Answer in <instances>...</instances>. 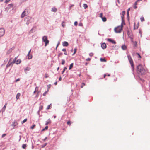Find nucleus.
<instances>
[{
    "label": "nucleus",
    "instance_id": "f257e3e1",
    "mask_svg": "<svg viewBox=\"0 0 150 150\" xmlns=\"http://www.w3.org/2000/svg\"><path fill=\"white\" fill-rule=\"evenodd\" d=\"M138 71L141 74H144L145 73V70L141 65H139L137 67Z\"/></svg>",
    "mask_w": 150,
    "mask_h": 150
},
{
    "label": "nucleus",
    "instance_id": "f03ea898",
    "mask_svg": "<svg viewBox=\"0 0 150 150\" xmlns=\"http://www.w3.org/2000/svg\"><path fill=\"white\" fill-rule=\"evenodd\" d=\"M123 24H121V26H119L114 29V31L116 33H120L122 29Z\"/></svg>",
    "mask_w": 150,
    "mask_h": 150
},
{
    "label": "nucleus",
    "instance_id": "7ed1b4c3",
    "mask_svg": "<svg viewBox=\"0 0 150 150\" xmlns=\"http://www.w3.org/2000/svg\"><path fill=\"white\" fill-rule=\"evenodd\" d=\"M127 57L128 60L129 61L130 64H131L132 68L133 71H134V64L133 60L131 56L130 55H128Z\"/></svg>",
    "mask_w": 150,
    "mask_h": 150
},
{
    "label": "nucleus",
    "instance_id": "20e7f679",
    "mask_svg": "<svg viewBox=\"0 0 150 150\" xmlns=\"http://www.w3.org/2000/svg\"><path fill=\"white\" fill-rule=\"evenodd\" d=\"M42 40V41L45 42V46H46L49 43V41L47 39V36H43Z\"/></svg>",
    "mask_w": 150,
    "mask_h": 150
},
{
    "label": "nucleus",
    "instance_id": "39448f33",
    "mask_svg": "<svg viewBox=\"0 0 150 150\" xmlns=\"http://www.w3.org/2000/svg\"><path fill=\"white\" fill-rule=\"evenodd\" d=\"M31 19V18L28 16L25 18L24 20L26 24L28 25L30 23Z\"/></svg>",
    "mask_w": 150,
    "mask_h": 150
},
{
    "label": "nucleus",
    "instance_id": "423d86ee",
    "mask_svg": "<svg viewBox=\"0 0 150 150\" xmlns=\"http://www.w3.org/2000/svg\"><path fill=\"white\" fill-rule=\"evenodd\" d=\"M28 14V12L26 9H25L24 11L22 13L21 15V17L23 18L25 16L27 15Z\"/></svg>",
    "mask_w": 150,
    "mask_h": 150
},
{
    "label": "nucleus",
    "instance_id": "0eeeda50",
    "mask_svg": "<svg viewBox=\"0 0 150 150\" xmlns=\"http://www.w3.org/2000/svg\"><path fill=\"white\" fill-rule=\"evenodd\" d=\"M4 33L5 31L4 29L3 28L0 29V37L3 36Z\"/></svg>",
    "mask_w": 150,
    "mask_h": 150
},
{
    "label": "nucleus",
    "instance_id": "6e6552de",
    "mask_svg": "<svg viewBox=\"0 0 150 150\" xmlns=\"http://www.w3.org/2000/svg\"><path fill=\"white\" fill-rule=\"evenodd\" d=\"M132 42V44L133 45V47L134 48H135L137 47V42L136 41H134L133 40H131Z\"/></svg>",
    "mask_w": 150,
    "mask_h": 150
},
{
    "label": "nucleus",
    "instance_id": "1a4fd4ad",
    "mask_svg": "<svg viewBox=\"0 0 150 150\" xmlns=\"http://www.w3.org/2000/svg\"><path fill=\"white\" fill-rule=\"evenodd\" d=\"M101 47L103 49H105L106 48V45L105 43H103L101 45Z\"/></svg>",
    "mask_w": 150,
    "mask_h": 150
},
{
    "label": "nucleus",
    "instance_id": "9d476101",
    "mask_svg": "<svg viewBox=\"0 0 150 150\" xmlns=\"http://www.w3.org/2000/svg\"><path fill=\"white\" fill-rule=\"evenodd\" d=\"M62 45L63 46H67L69 45V43L66 41H64L63 42Z\"/></svg>",
    "mask_w": 150,
    "mask_h": 150
},
{
    "label": "nucleus",
    "instance_id": "9b49d317",
    "mask_svg": "<svg viewBox=\"0 0 150 150\" xmlns=\"http://www.w3.org/2000/svg\"><path fill=\"white\" fill-rule=\"evenodd\" d=\"M11 58L9 60L8 62V63L6 66V67L7 68L9 67L11 65H12V63H11V62H10L11 61Z\"/></svg>",
    "mask_w": 150,
    "mask_h": 150
},
{
    "label": "nucleus",
    "instance_id": "f8f14e48",
    "mask_svg": "<svg viewBox=\"0 0 150 150\" xmlns=\"http://www.w3.org/2000/svg\"><path fill=\"white\" fill-rule=\"evenodd\" d=\"M107 40L109 42H110L114 44H116V42L113 40H112L111 39L108 38V39Z\"/></svg>",
    "mask_w": 150,
    "mask_h": 150
},
{
    "label": "nucleus",
    "instance_id": "ddd939ff",
    "mask_svg": "<svg viewBox=\"0 0 150 150\" xmlns=\"http://www.w3.org/2000/svg\"><path fill=\"white\" fill-rule=\"evenodd\" d=\"M128 35L129 38L131 39V40H132L133 38V36L132 33H128Z\"/></svg>",
    "mask_w": 150,
    "mask_h": 150
},
{
    "label": "nucleus",
    "instance_id": "4468645a",
    "mask_svg": "<svg viewBox=\"0 0 150 150\" xmlns=\"http://www.w3.org/2000/svg\"><path fill=\"white\" fill-rule=\"evenodd\" d=\"M139 23H138L137 25H136L135 23H134V29H138L139 26Z\"/></svg>",
    "mask_w": 150,
    "mask_h": 150
},
{
    "label": "nucleus",
    "instance_id": "2eb2a0df",
    "mask_svg": "<svg viewBox=\"0 0 150 150\" xmlns=\"http://www.w3.org/2000/svg\"><path fill=\"white\" fill-rule=\"evenodd\" d=\"M51 122V121L50 119H48L46 122V123L45 124V125H48V124H50Z\"/></svg>",
    "mask_w": 150,
    "mask_h": 150
},
{
    "label": "nucleus",
    "instance_id": "dca6fc26",
    "mask_svg": "<svg viewBox=\"0 0 150 150\" xmlns=\"http://www.w3.org/2000/svg\"><path fill=\"white\" fill-rule=\"evenodd\" d=\"M121 47H122V48L123 50H126L127 48V46H125V45H122Z\"/></svg>",
    "mask_w": 150,
    "mask_h": 150
},
{
    "label": "nucleus",
    "instance_id": "f3484780",
    "mask_svg": "<svg viewBox=\"0 0 150 150\" xmlns=\"http://www.w3.org/2000/svg\"><path fill=\"white\" fill-rule=\"evenodd\" d=\"M21 96V94L20 93H18L16 95V98L17 99H18L19 98L20 96Z\"/></svg>",
    "mask_w": 150,
    "mask_h": 150
},
{
    "label": "nucleus",
    "instance_id": "a211bd4d",
    "mask_svg": "<svg viewBox=\"0 0 150 150\" xmlns=\"http://www.w3.org/2000/svg\"><path fill=\"white\" fill-rule=\"evenodd\" d=\"M21 61L20 59H18L17 60L16 62V64H20L21 63Z\"/></svg>",
    "mask_w": 150,
    "mask_h": 150
},
{
    "label": "nucleus",
    "instance_id": "6ab92c4d",
    "mask_svg": "<svg viewBox=\"0 0 150 150\" xmlns=\"http://www.w3.org/2000/svg\"><path fill=\"white\" fill-rule=\"evenodd\" d=\"M100 60L101 62H106V60L105 59V58H100Z\"/></svg>",
    "mask_w": 150,
    "mask_h": 150
},
{
    "label": "nucleus",
    "instance_id": "aec40b11",
    "mask_svg": "<svg viewBox=\"0 0 150 150\" xmlns=\"http://www.w3.org/2000/svg\"><path fill=\"white\" fill-rule=\"evenodd\" d=\"M27 56L28 59H31L32 57V56L31 54H28Z\"/></svg>",
    "mask_w": 150,
    "mask_h": 150
},
{
    "label": "nucleus",
    "instance_id": "412c9836",
    "mask_svg": "<svg viewBox=\"0 0 150 150\" xmlns=\"http://www.w3.org/2000/svg\"><path fill=\"white\" fill-rule=\"evenodd\" d=\"M52 11L53 12H55L57 11V9L55 7H53L52 9Z\"/></svg>",
    "mask_w": 150,
    "mask_h": 150
},
{
    "label": "nucleus",
    "instance_id": "4be33fe9",
    "mask_svg": "<svg viewBox=\"0 0 150 150\" xmlns=\"http://www.w3.org/2000/svg\"><path fill=\"white\" fill-rule=\"evenodd\" d=\"M31 69V68L30 67H27L25 69V71L26 72L27 71H29Z\"/></svg>",
    "mask_w": 150,
    "mask_h": 150
},
{
    "label": "nucleus",
    "instance_id": "5701e85b",
    "mask_svg": "<svg viewBox=\"0 0 150 150\" xmlns=\"http://www.w3.org/2000/svg\"><path fill=\"white\" fill-rule=\"evenodd\" d=\"M101 18L102 21L104 22L106 21L107 20L106 18L105 17H102Z\"/></svg>",
    "mask_w": 150,
    "mask_h": 150
},
{
    "label": "nucleus",
    "instance_id": "b1692460",
    "mask_svg": "<svg viewBox=\"0 0 150 150\" xmlns=\"http://www.w3.org/2000/svg\"><path fill=\"white\" fill-rule=\"evenodd\" d=\"M17 57H16L13 60L12 62H11V63H12V65L16 61V60L17 59Z\"/></svg>",
    "mask_w": 150,
    "mask_h": 150
},
{
    "label": "nucleus",
    "instance_id": "393cba45",
    "mask_svg": "<svg viewBox=\"0 0 150 150\" xmlns=\"http://www.w3.org/2000/svg\"><path fill=\"white\" fill-rule=\"evenodd\" d=\"M73 63H72L70 65L69 67V70L71 69V68H73Z\"/></svg>",
    "mask_w": 150,
    "mask_h": 150
},
{
    "label": "nucleus",
    "instance_id": "a878e982",
    "mask_svg": "<svg viewBox=\"0 0 150 150\" xmlns=\"http://www.w3.org/2000/svg\"><path fill=\"white\" fill-rule=\"evenodd\" d=\"M124 16H121V19H122V24H123V23H124V24H125V23H124Z\"/></svg>",
    "mask_w": 150,
    "mask_h": 150
},
{
    "label": "nucleus",
    "instance_id": "bb28decb",
    "mask_svg": "<svg viewBox=\"0 0 150 150\" xmlns=\"http://www.w3.org/2000/svg\"><path fill=\"white\" fill-rule=\"evenodd\" d=\"M83 6L85 9H86L88 7L87 5L86 4H84L83 5Z\"/></svg>",
    "mask_w": 150,
    "mask_h": 150
},
{
    "label": "nucleus",
    "instance_id": "cd10ccee",
    "mask_svg": "<svg viewBox=\"0 0 150 150\" xmlns=\"http://www.w3.org/2000/svg\"><path fill=\"white\" fill-rule=\"evenodd\" d=\"M65 22L63 21L62 23V25L63 27H64L65 26Z\"/></svg>",
    "mask_w": 150,
    "mask_h": 150
},
{
    "label": "nucleus",
    "instance_id": "c85d7f7f",
    "mask_svg": "<svg viewBox=\"0 0 150 150\" xmlns=\"http://www.w3.org/2000/svg\"><path fill=\"white\" fill-rule=\"evenodd\" d=\"M22 147L23 148L25 149L27 147V145L26 144H24L22 145Z\"/></svg>",
    "mask_w": 150,
    "mask_h": 150
},
{
    "label": "nucleus",
    "instance_id": "c756f323",
    "mask_svg": "<svg viewBox=\"0 0 150 150\" xmlns=\"http://www.w3.org/2000/svg\"><path fill=\"white\" fill-rule=\"evenodd\" d=\"M51 105H52V104H50V105H49L47 106V110H48L50 108V107H51Z\"/></svg>",
    "mask_w": 150,
    "mask_h": 150
},
{
    "label": "nucleus",
    "instance_id": "7c9ffc66",
    "mask_svg": "<svg viewBox=\"0 0 150 150\" xmlns=\"http://www.w3.org/2000/svg\"><path fill=\"white\" fill-rule=\"evenodd\" d=\"M47 144V143H45L44 144L42 145L41 147L42 148H43L45 146H46Z\"/></svg>",
    "mask_w": 150,
    "mask_h": 150
},
{
    "label": "nucleus",
    "instance_id": "2f4dec72",
    "mask_svg": "<svg viewBox=\"0 0 150 150\" xmlns=\"http://www.w3.org/2000/svg\"><path fill=\"white\" fill-rule=\"evenodd\" d=\"M27 121V119H24L23 121H22L21 123L23 124L24 123H25V122H26Z\"/></svg>",
    "mask_w": 150,
    "mask_h": 150
},
{
    "label": "nucleus",
    "instance_id": "473e14b6",
    "mask_svg": "<svg viewBox=\"0 0 150 150\" xmlns=\"http://www.w3.org/2000/svg\"><path fill=\"white\" fill-rule=\"evenodd\" d=\"M48 127L47 126H46L45 128L43 129L42 130V131H44L45 130H47L48 129Z\"/></svg>",
    "mask_w": 150,
    "mask_h": 150
},
{
    "label": "nucleus",
    "instance_id": "72a5a7b5",
    "mask_svg": "<svg viewBox=\"0 0 150 150\" xmlns=\"http://www.w3.org/2000/svg\"><path fill=\"white\" fill-rule=\"evenodd\" d=\"M140 20L142 22H143L144 21V19L143 17H141L140 18Z\"/></svg>",
    "mask_w": 150,
    "mask_h": 150
},
{
    "label": "nucleus",
    "instance_id": "f704fd0d",
    "mask_svg": "<svg viewBox=\"0 0 150 150\" xmlns=\"http://www.w3.org/2000/svg\"><path fill=\"white\" fill-rule=\"evenodd\" d=\"M35 126H36V125L35 124L33 125L32 126H31V129H33L34 128V127H35Z\"/></svg>",
    "mask_w": 150,
    "mask_h": 150
},
{
    "label": "nucleus",
    "instance_id": "c9c22d12",
    "mask_svg": "<svg viewBox=\"0 0 150 150\" xmlns=\"http://www.w3.org/2000/svg\"><path fill=\"white\" fill-rule=\"evenodd\" d=\"M76 50H77V49L76 48H75L74 49V52L73 54H72L73 55H74L76 53Z\"/></svg>",
    "mask_w": 150,
    "mask_h": 150
},
{
    "label": "nucleus",
    "instance_id": "e433bc0d",
    "mask_svg": "<svg viewBox=\"0 0 150 150\" xmlns=\"http://www.w3.org/2000/svg\"><path fill=\"white\" fill-rule=\"evenodd\" d=\"M65 60H64V59L62 60V65H64L65 64Z\"/></svg>",
    "mask_w": 150,
    "mask_h": 150
},
{
    "label": "nucleus",
    "instance_id": "4c0bfd02",
    "mask_svg": "<svg viewBox=\"0 0 150 150\" xmlns=\"http://www.w3.org/2000/svg\"><path fill=\"white\" fill-rule=\"evenodd\" d=\"M67 124L69 125V126H70L71 124V122L70 120L68 121L67 122Z\"/></svg>",
    "mask_w": 150,
    "mask_h": 150
},
{
    "label": "nucleus",
    "instance_id": "58836bf2",
    "mask_svg": "<svg viewBox=\"0 0 150 150\" xmlns=\"http://www.w3.org/2000/svg\"><path fill=\"white\" fill-rule=\"evenodd\" d=\"M49 91V90L48 89L47 91H45L43 94V96H45L46 94H47V92Z\"/></svg>",
    "mask_w": 150,
    "mask_h": 150
},
{
    "label": "nucleus",
    "instance_id": "ea45409f",
    "mask_svg": "<svg viewBox=\"0 0 150 150\" xmlns=\"http://www.w3.org/2000/svg\"><path fill=\"white\" fill-rule=\"evenodd\" d=\"M7 103H6L4 105V106L3 108L4 109V110L5 109V108H6V107L7 106Z\"/></svg>",
    "mask_w": 150,
    "mask_h": 150
},
{
    "label": "nucleus",
    "instance_id": "a19ab883",
    "mask_svg": "<svg viewBox=\"0 0 150 150\" xmlns=\"http://www.w3.org/2000/svg\"><path fill=\"white\" fill-rule=\"evenodd\" d=\"M67 69V68L66 67H64L63 70L62 72V74H63L64 72V71Z\"/></svg>",
    "mask_w": 150,
    "mask_h": 150
},
{
    "label": "nucleus",
    "instance_id": "79ce46f5",
    "mask_svg": "<svg viewBox=\"0 0 150 150\" xmlns=\"http://www.w3.org/2000/svg\"><path fill=\"white\" fill-rule=\"evenodd\" d=\"M48 77V74H47V73L45 74V77L46 78H47Z\"/></svg>",
    "mask_w": 150,
    "mask_h": 150
},
{
    "label": "nucleus",
    "instance_id": "37998d69",
    "mask_svg": "<svg viewBox=\"0 0 150 150\" xmlns=\"http://www.w3.org/2000/svg\"><path fill=\"white\" fill-rule=\"evenodd\" d=\"M136 54L138 56V57L141 58V56H140V55L139 54V53H136Z\"/></svg>",
    "mask_w": 150,
    "mask_h": 150
},
{
    "label": "nucleus",
    "instance_id": "c03bdc74",
    "mask_svg": "<svg viewBox=\"0 0 150 150\" xmlns=\"http://www.w3.org/2000/svg\"><path fill=\"white\" fill-rule=\"evenodd\" d=\"M125 13V11H122V16H124Z\"/></svg>",
    "mask_w": 150,
    "mask_h": 150
},
{
    "label": "nucleus",
    "instance_id": "a18cd8bd",
    "mask_svg": "<svg viewBox=\"0 0 150 150\" xmlns=\"http://www.w3.org/2000/svg\"><path fill=\"white\" fill-rule=\"evenodd\" d=\"M85 84L84 83H82V86H81V88H82L83 87V86H85Z\"/></svg>",
    "mask_w": 150,
    "mask_h": 150
},
{
    "label": "nucleus",
    "instance_id": "49530a36",
    "mask_svg": "<svg viewBox=\"0 0 150 150\" xmlns=\"http://www.w3.org/2000/svg\"><path fill=\"white\" fill-rule=\"evenodd\" d=\"M93 54L92 53H91L89 54V55L91 57H92L93 56Z\"/></svg>",
    "mask_w": 150,
    "mask_h": 150
},
{
    "label": "nucleus",
    "instance_id": "de8ad7c7",
    "mask_svg": "<svg viewBox=\"0 0 150 150\" xmlns=\"http://www.w3.org/2000/svg\"><path fill=\"white\" fill-rule=\"evenodd\" d=\"M77 24H78V22L77 21H75L74 23V25H75L77 26Z\"/></svg>",
    "mask_w": 150,
    "mask_h": 150
},
{
    "label": "nucleus",
    "instance_id": "09e8293b",
    "mask_svg": "<svg viewBox=\"0 0 150 150\" xmlns=\"http://www.w3.org/2000/svg\"><path fill=\"white\" fill-rule=\"evenodd\" d=\"M103 16V13H101L100 14L99 17L101 18H102Z\"/></svg>",
    "mask_w": 150,
    "mask_h": 150
},
{
    "label": "nucleus",
    "instance_id": "8fccbe9b",
    "mask_svg": "<svg viewBox=\"0 0 150 150\" xmlns=\"http://www.w3.org/2000/svg\"><path fill=\"white\" fill-rule=\"evenodd\" d=\"M139 1H138V0L134 4V5H137V3Z\"/></svg>",
    "mask_w": 150,
    "mask_h": 150
},
{
    "label": "nucleus",
    "instance_id": "3c124183",
    "mask_svg": "<svg viewBox=\"0 0 150 150\" xmlns=\"http://www.w3.org/2000/svg\"><path fill=\"white\" fill-rule=\"evenodd\" d=\"M79 25L80 26H83V24L81 23H80L79 24Z\"/></svg>",
    "mask_w": 150,
    "mask_h": 150
},
{
    "label": "nucleus",
    "instance_id": "603ef678",
    "mask_svg": "<svg viewBox=\"0 0 150 150\" xmlns=\"http://www.w3.org/2000/svg\"><path fill=\"white\" fill-rule=\"evenodd\" d=\"M133 7L134 9H136L137 8V7L136 5H134L133 6Z\"/></svg>",
    "mask_w": 150,
    "mask_h": 150
},
{
    "label": "nucleus",
    "instance_id": "864d4df0",
    "mask_svg": "<svg viewBox=\"0 0 150 150\" xmlns=\"http://www.w3.org/2000/svg\"><path fill=\"white\" fill-rule=\"evenodd\" d=\"M86 61H90L91 60V59L89 58H88L86 59Z\"/></svg>",
    "mask_w": 150,
    "mask_h": 150
},
{
    "label": "nucleus",
    "instance_id": "5fc2aeb1",
    "mask_svg": "<svg viewBox=\"0 0 150 150\" xmlns=\"http://www.w3.org/2000/svg\"><path fill=\"white\" fill-rule=\"evenodd\" d=\"M6 135V134H3L2 136V138L4 137H5Z\"/></svg>",
    "mask_w": 150,
    "mask_h": 150
},
{
    "label": "nucleus",
    "instance_id": "6e6d98bb",
    "mask_svg": "<svg viewBox=\"0 0 150 150\" xmlns=\"http://www.w3.org/2000/svg\"><path fill=\"white\" fill-rule=\"evenodd\" d=\"M11 0H6L5 1V2L6 3H7L8 2H9Z\"/></svg>",
    "mask_w": 150,
    "mask_h": 150
},
{
    "label": "nucleus",
    "instance_id": "4d7b16f0",
    "mask_svg": "<svg viewBox=\"0 0 150 150\" xmlns=\"http://www.w3.org/2000/svg\"><path fill=\"white\" fill-rule=\"evenodd\" d=\"M20 80V79H19V78H18V79H17L16 80V81L15 82H17V81H19Z\"/></svg>",
    "mask_w": 150,
    "mask_h": 150
},
{
    "label": "nucleus",
    "instance_id": "13d9d810",
    "mask_svg": "<svg viewBox=\"0 0 150 150\" xmlns=\"http://www.w3.org/2000/svg\"><path fill=\"white\" fill-rule=\"evenodd\" d=\"M51 85H49L47 86V87L48 89H49L51 87Z\"/></svg>",
    "mask_w": 150,
    "mask_h": 150
},
{
    "label": "nucleus",
    "instance_id": "bf43d9fd",
    "mask_svg": "<svg viewBox=\"0 0 150 150\" xmlns=\"http://www.w3.org/2000/svg\"><path fill=\"white\" fill-rule=\"evenodd\" d=\"M66 49H63L62 50V51L64 52H66Z\"/></svg>",
    "mask_w": 150,
    "mask_h": 150
},
{
    "label": "nucleus",
    "instance_id": "052dcab7",
    "mask_svg": "<svg viewBox=\"0 0 150 150\" xmlns=\"http://www.w3.org/2000/svg\"><path fill=\"white\" fill-rule=\"evenodd\" d=\"M61 79H62L61 77H60L59 78V81H61Z\"/></svg>",
    "mask_w": 150,
    "mask_h": 150
},
{
    "label": "nucleus",
    "instance_id": "680f3d73",
    "mask_svg": "<svg viewBox=\"0 0 150 150\" xmlns=\"http://www.w3.org/2000/svg\"><path fill=\"white\" fill-rule=\"evenodd\" d=\"M64 54L65 55H67V53L66 51L64 53Z\"/></svg>",
    "mask_w": 150,
    "mask_h": 150
},
{
    "label": "nucleus",
    "instance_id": "e2e57ef3",
    "mask_svg": "<svg viewBox=\"0 0 150 150\" xmlns=\"http://www.w3.org/2000/svg\"><path fill=\"white\" fill-rule=\"evenodd\" d=\"M47 137H46L43 140V141H45V140L47 139Z\"/></svg>",
    "mask_w": 150,
    "mask_h": 150
},
{
    "label": "nucleus",
    "instance_id": "0e129e2a",
    "mask_svg": "<svg viewBox=\"0 0 150 150\" xmlns=\"http://www.w3.org/2000/svg\"><path fill=\"white\" fill-rule=\"evenodd\" d=\"M127 16H129V12H128V11H127Z\"/></svg>",
    "mask_w": 150,
    "mask_h": 150
},
{
    "label": "nucleus",
    "instance_id": "69168bd1",
    "mask_svg": "<svg viewBox=\"0 0 150 150\" xmlns=\"http://www.w3.org/2000/svg\"><path fill=\"white\" fill-rule=\"evenodd\" d=\"M74 6V5H71V6H70V8H71V7L73 6Z\"/></svg>",
    "mask_w": 150,
    "mask_h": 150
},
{
    "label": "nucleus",
    "instance_id": "338daca9",
    "mask_svg": "<svg viewBox=\"0 0 150 150\" xmlns=\"http://www.w3.org/2000/svg\"><path fill=\"white\" fill-rule=\"evenodd\" d=\"M31 51V50H30L29 51V52H28V54H30V53Z\"/></svg>",
    "mask_w": 150,
    "mask_h": 150
},
{
    "label": "nucleus",
    "instance_id": "774afa93",
    "mask_svg": "<svg viewBox=\"0 0 150 150\" xmlns=\"http://www.w3.org/2000/svg\"><path fill=\"white\" fill-rule=\"evenodd\" d=\"M106 76V74H105L104 76V78H105Z\"/></svg>",
    "mask_w": 150,
    "mask_h": 150
}]
</instances>
